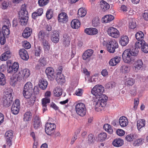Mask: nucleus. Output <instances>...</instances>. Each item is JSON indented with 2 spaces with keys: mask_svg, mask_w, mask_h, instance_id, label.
<instances>
[{
  "mask_svg": "<svg viewBox=\"0 0 148 148\" xmlns=\"http://www.w3.org/2000/svg\"><path fill=\"white\" fill-rule=\"evenodd\" d=\"M143 65L142 61L141 60H138L134 63L133 69L135 71H137L142 67Z\"/></svg>",
  "mask_w": 148,
  "mask_h": 148,
  "instance_id": "19",
  "label": "nucleus"
},
{
  "mask_svg": "<svg viewBox=\"0 0 148 148\" xmlns=\"http://www.w3.org/2000/svg\"><path fill=\"white\" fill-rule=\"evenodd\" d=\"M47 61L46 58L44 57H41L39 59L38 63L36 66V69H39L45 66L47 64Z\"/></svg>",
  "mask_w": 148,
  "mask_h": 148,
  "instance_id": "15",
  "label": "nucleus"
},
{
  "mask_svg": "<svg viewBox=\"0 0 148 148\" xmlns=\"http://www.w3.org/2000/svg\"><path fill=\"white\" fill-rule=\"evenodd\" d=\"M33 125L35 129H37L40 126V120L39 117L37 115H35L33 119Z\"/></svg>",
  "mask_w": 148,
  "mask_h": 148,
  "instance_id": "21",
  "label": "nucleus"
},
{
  "mask_svg": "<svg viewBox=\"0 0 148 148\" xmlns=\"http://www.w3.org/2000/svg\"><path fill=\"white\" fill-rule=\"evenodd\" d=\"M11 55L10 51H8L1 55L0 59L1 61H6L10 58Z\"/></svg>",
  "mask_w": 148,
  "mask_h": 148,
  "instance_id": "31",
  "label": "nucleus"
},
{
  "mask_svg": "<svg viewBox=\"0 0 148 148\" xmlns=\"http://www.w3.org/2000/svg\"><path fill=\"white\" fill-rule=\"evenodd\" d=\"M144 35L142 32L139 31L136 34L135 37L138 40H140L142 39L143 38Z\"/></svg>",
  "mask_w": 148,
  "mask_h": 148,
  "instance_id": "52",
  "label": "nucleus"
},
{
  "mask_svg": "<svg viewBox=\"0 0 148 148\" xmlns=\"http://www.w3.org/2000/svg\"><path fill=\"white\" fill-rule=\"evenodd\" d=\"M145 120L144 119H140L137 121V126L139 130L140 131V130L145 126Z\"/></svg>",
  "mask_w": 148,
  "mask_h": 148,
  "instance_id": "35",
  "label": "nucleus"
},
{
  "mask_svg": "<svg viewBox=\"0 0 148 148\" xmlns=\"http://www.w3.org/2000/svg\"><path fill=\"white\" fill-rule=\"evenodd\" d=\"M1 34L2 35L5 36L10 34V30L7 25H4L2 27Z\"/></svg>",
  "mask_w": 148,
  "mask_h": 148,
  "instance_id": "41",
  "label": "nucleus"
},
{
  "mask_svg": "<svg viewBox=\"0 0 148 148\" xmlns=\"http://www.w3.org/2000/svg\"><path fill=\"white\" fill-rule=\"evenodd\" d=\"M138 137L137 134L135 133H132L127 135L125 138L126 140L129 142H132L134 140Z\"/></svg>",
  "mask_w": 148,
  "mask_h": 148,
  "instance_id": "26",
  "label": "nucleus"
},
{
  "mask_svg": "<svg viewBox=\"0 0 148 148\" xmlns=\"http://www.w3.org/2000/svg\"><path fill=\"white\" fill-rule=\"evenodd\" d=\"M80 23L79 21L77 19L73 20L71 22V26L74 29H78L80 27Z\"/></svg>",
  "mask_w": 148,
  "mask_h": 148,
  "instance_id": "32",
  "label": "nucleus"
},
{
  "mask_svg": "<svg viewBox=\"0 0 148 148\" xmlns=\"http://www.w3.org/2000/svg\"><path fill=\"white\" fill-rule=\"evenodd\" d=\"M19 17L23 18H29L28 13L26 9V7L25 5H23L22 7L21 10L19 12Z\"/></svg>",
  "mask_w": 148,
  "mask_h": 148,
  "instance_id": "17",
  "label": "nucleus"
},
{
  "mask_svg": "<svg viewBox=\"0 0 148 148\" xmlns=\"http://www.w3.org/2000/svg\"><path fill=\"white\" fill-rule=\"evenodd\" d=\"M99 18L95 17L92 20V25L93 26L96 27L99 25Z\"/></svg>",
  "mask_w": 148,
  "mask_h": 148,
  "instance_id": "46",
  "label": "nucleus"
},
{
  "mask_svg": "<svg viewBox=\"0 0 148 148\" xmlns=\"http://www.w3.org/2000/svg\"><path fill=\"white\" fill-rule=\"evenodd\" d=\"M108 34L112 37L116 38L119 36V32L116 28L111 27H109L108 30Z\"/></svg>",
  "mask_w": 148,
  "mask_h": 148,
  "instance_id": "12",
  "label": "nucleus"
},
{
  "mask_svg": "<svg viewBox=\"0 0 148 148\" xmlns=\"http://www.w3.org/2000/svg\"><path fill=\"white\" fill-rule=\"evenodd\" d=\"M121 71L124 73H127L130 71V69L128 66L127 65H123L121 66L120 68Z\"/></svg>",
  "mask_w": 148,
  "mask_h": 148,
  "instance_id": "47",
  "label": "nucleus"
},
{
  "mask_svg": "<svg viewBox=\"0 0 148 148\" xmlns=\"http://www.w3.org/2000/svg\"><path fill=\"white\" fill-rule=\"evenodd\" d=\"M93 53V51L91 49H88L84 52L82 57L83 60H86L89 59Z\"/></svg>",
  "mask_w": 148,
  "mask_h": 148,
  "instance_id": "20",
  "label": "nucleus"
},
{
  "mask_svg": "<svg viewBox=\"0 0 148 148\" xmlns=\"http://www.w3.org/2000/svg\"><path fill=\"white\" fill-rule=\"evenodd\" d=\"M104 91V87L101 85H97L91 90L92 93L98 99L94 101V104L96 108L101 106H105L108 99V97L103 94Z\"/></svg>",
  "mask_w": 148,
  "mask_h": 148,
  "instance_id": "2",
  "label": "nucleus"
},
{
  "mask_svg": "<svg viewBox=\"0 0 148 148\" xmlns=\"http://www.w3.org/2000/svg\"><path fill=\"white\" fill-rule=\"evenodd\" d=\"M100 7L103 12L108 10L110 8L109 4L103 0H102L100 2Z\"/></svg>",
  "mask_w": 148,
  "mask_h": 148,
  "instance_id": "22",
  "label": "nucleus"
},
{
  "mask_svg": "<svg viewBox=\"0 0 148 148\" xmlns=\"http://www.w3.org/2000/svg\"><path fill=\"white\" fill-rule=\"evenodd\" d=\"M42 43L43 45V47L45 51H48L50 48V45L48 41L47 40L42 42Z\"/></svg>",
  "mask_w": 148,
  "mask_h": 148,
  "instance_id": "42",
  "label": "nucleus"
},
{
  "mask_svg": "<svg viewBox=\"0 0 148 148\" xmlns=\"http://www.w3.org/2000/svg\"><path fill=\"white\" fill-rule=\"evenodd\" d=\"M32 33V29L29 27H26L24 30L22 34V36L25 38H29Z\"/></svg>",
  "mask_w": 148,
  "mask_h": 148,
  "instance_id": "23",
  "label": "nucleus"
},
{
  "mask_svg": "<svg viewBox=\"0 0 148 148\" xmlns=\"http://www.w3.org/2000/svg\"><path fill=\"white\" fill-rule=\"evenodd\" d=\"M117 134L119 136H122L125 134V131L122 129H118L116 131Z\"/></svg>",
  "mask_w": 148,
  "mask_h": 148,
  "instance_id": "63",
  "label": "nucleus"
},
{
  "mask_svg": "<svg viewBox=\"0 0 148 148\" xmlns=\"http://www.w3.org/2000/svg\"><path fill=\"white\" fill-rule=\"evenodd\" d=\"M103 44L106 46L107 51L110 53H114L116 49L119 47L117 41L114 39H111L107 42L104 41Z\"/></svg>",
  "mask_w": 148,
  "mask_h": 148,
  "instance_id": "3",
  "label": "nucleus"
},
{
  "mask_svg": "<svg viewBox=\"0 0 148 148\" xmlns=\"http://www.w3.org/2000/svg\"><path fill=\"white\" fill-rule=\"evenodd\" d=\"M23 46L24 48L27 49H29L31 47V45L30 43L27 41H24Z\"/></svg>",
  "mask_w": 148,
  "mask_h": 148,
  "instance_id": "64",
  "label": "nucleus"
},
{
  "mask_svg": "<svg viewBox=\"0 0 148 148\" xmlns=\"http://www.w3.org/2000/svg\"><path fill=\"white\" fill-rule=\"evenodd\" d=\"M20 108V103L18 99H16L14 102L11 108L12 113L14 114H17Z\"/></svg>",
  "mask_w": 148,
  "mask_h": 148,
  "instance_id": "9",
  "label": "nucleus"
},
{
  "mask_svg": "<svg viewBox=\"0 0 148 148\" xmlns=\"http://www.w3.org/2000/svg\"><path fill=\"white\" fill-rule=\"evenodd\" d=\"M29 18H22L19 17V20L20 24L22 25H27Z\"/></svg>",
  "mask_w": 148,
  "mask_h": 148,
  "instance_id": "44",
  "label": "nucleus"
},
{
  "mask_svg": "<svg viewBox=\"0 0 148 148\" xmlns=\"http://www.w3.org/2000/svg\"><path fill=\"white\" fill-rule=\"evenodd\" d=\"M32 113L30 111L26 112L24 115L23 120L24 121H28L31 118Z\"/></svg>",
  "mask_w": 148,
  "mask_h": 148,
  "instance_id": "43",
  "label": "nucleus"
},
{
  "mask_svg": "<svg viewBox=\"0 0 148 148\" xmlns=\"http://www.w3.org/2000/svg\"><path fill=\"white\" fill-rule=\"evenodd\" d=\"M121 58L116 56L111 59L109 62V65L111 66H115L120 62Z\"/></svg>",
  "mask_w": 148,
  "mask_h": 148,
  "instance_id": "28",
  "label": "nucleus"
},
{
  "mask_svg": "<svg viewBox=\"0 0 148 148\" xmlns=\"http://www.w3.org/2000/svg\"><path fill=\"white\" fill-rule=\"evenodd\" d=\"M120 125L122 127H125L128 124V121L127 119L124 116L121 117L119 120Z\"/></svg>",
  "mask_w": 148,
  "mask_h": 148,
  "instance_id": "24",
  "label": "nucleus"
},
{
  "mask_svg": "<svg viewBox=\"0 0 148 148\" xmlns=\"http://www.w3.org/2000/svg\"><path fill=\"white\" fill-rule=\"evenodd\" d=\"M13 99L12 93L8 92H6L3 98L4 106L5 107H8L10 106L12 103Z\"/></svg>",
  "mask_w": 148,
  "mask_h": 148,
  "instance_id": "4",
  "label": "nucleus"
},
{
  "mask_svg": "<svg viewBox=\"0 0 148 148\" xmlns=\"http://www.w3.org/2000/svg\"><path fill=\"white\" fill-rule=\"evenodd\" d=\"M19 54L20 57L23 60H27L29 58V56L27 51L24 49H22L19 50Z\"/></svg>",
  "mask_w": 148,
  "mask_h": 148,
  "instance_id": "18",
  "label": "nucleus"
},
{
  "mask_svg": "<svg viewBox=\"0 0 148 148\" xmlns=\"http://www.w3.org/2000/svg\"><path fill=\"white\" fill-rule=\"evenodd\" d=\"M116 85V83L114 82H111L106 84V87L108 88H112L114 87Z\"/></svg>",
  "mask_w": 148,
  "mask_h": 148,
  "instance_id": "56",
  "label": "nucleus"
},
{
  "mask_svg": "<svg viewBox=\"0 0 148 148\" xmlns=\"http://www.w3.org/2000/svg\"><path fill=\"white\" fill-rule=\"evenodd\" d=\"M56 79L58 82L64 83L65 82L64 77L62 74L57 75Z\"/></svg>",
  "mask_w": 148,
  "mask_h": 148,
  "instance_id": "53",
  "label": "nucleus"
},
{
  "mask_svg": "<svg viewBox=\"0 0 148 148\" xmlns=\"http://www.w3.org/2000/svg\"><path fill=\"white\" fill-rule=\"evenodd\" d=\"M75 110L77 114L81 116H84L86 114V109L85 105L82 103H77L75 107Z\"/></svg>",
  "mask_w": 148,
  "mask_h": 148,
  "instance_id": "5",
  "label": "nucleus"
},
{
  "mask_svg": "<svg viewBox=\"0 0 148 148\" xmlns=\"http://www.w3.org/2000/svg\"><path fill=\"white\" fill-rule=\"evenodd\" d=\"M20 72L22 73V77H23L24 79L27 78L30 74V71L27 69H24Z\"/></svg>",
  "mask_w": 148,
  "mask_h": 148,
  "instance_id": "34",
  "label": "nucleus"
},
{
  "mask_svg": "<svg viewBox=\"0 0 148 148\" xmlns=\"http://www.w3.org/2000/svg\"><path fill=\"white\" fill-rule=\"evenodd\" d=\"M23 89L33 92V86L32 83L30 82H27L24 87Z\"/></svg>",
  "mask_w": 148,
  "mask_h": 148,
  "instance_id": "38",
  "label": "nucleus"
},
{
  "mask_svg": "<svg viewBox=\"0 0 148 148\" xmlns=\"http://www.w3.org/2000/svg\"><path fill=\"white\" fill-rule=\"evenodd\" d=\"M142 51L145 53H148V44L146 43L144 44L141 49Z\"/></svg>",
  "mask_w": 148,
  "mask_h": 148,
  "instance_id": "62",
  "label": "nucleus"
},
{
  "mask_svg": "<svg viewBox=\"0 0 148 148\" xmlns=\"http://www.w3.org/2000/svg\"><path fill=\"white\" fill-rule=\"evenodd\" d=\"M8 72V73L11 74L15 73L17 71L15 69H14L12 67V66H9L7 69Z\"/></svg>",
  "mask_w": 148,
  "mask_h": 148,
  "instance_id": "59",
  "label": "nucleus"
},
{
  "mask_svg": "<svg viewBox=\"0 0 148 148\" xmlns=\"http://www.w3.org/2000/svg\"><path fill=\"white\" fill-rule=\"evenodd\" d=\"M129 40V38L127 36L123 35L121 36L119 42L122 46H125L128 44Z\"/></svg>",
  "mask_w": 148,
  "mask_h": 148,
  "instance_id": "25",
  "label": "nucleus"
},
{
  "mask_svg": "<svg viewBox=\"0 0 148 148\" xmlns=\"http://www.w3.org/2000/svg\"><path fill=\"white\" fill-rule=\"evenodd\" d=\"M71 38L68 34H65L63 36V43L65 46H68L70 45Z\"/></svg>",
  "mask_w": 148,
  "mask_h": 148,
  "instance_id": "29",
  "label": "nucleus"
},
{
  "mask_svg": "<svg viewBox=\"0 0 148 148\" xmlns=\"http://www.w3.org/2000/svg\"><path fill=\"white\" fill-rule=\"evenodd\" d=\"M108 138H107V134L105 132H101L98 135V140L101 142L103 141Z\"/></svg>",
  "mask_w": 148,
  "mask_h": 148,
  "instance_id": "37",
  "label": "nucleus"
},
{
  "mask_svg": "<svg viewBox=\"0 0 148 148\" xmlns=\"http://www.w3.org/2000/svg\"><path fill=\"white\" fill-rule=\"evenodd\" d=\"M124 144L123 140L121 138L115 139L112 142V145L115 147H119L121 146Z\"/></svg>",
  "mask_w": 148,
  "mask_h": 148,
  "instance_id": "27",
  "label": "nucleus"
},
{
  "mask_svg": "<svg viewBox=\"0 0 148 148\" xmlns=\"http://www.w3.org/2000/svg\"><path fill=\"white\" fill-rule=\"evenodd\" d=\"M33 92L30 91H27L23 89V95L25 98L29 99L28 103L30 105H32L34 103L36 98L34 96L32 97V95Z\"/></svg>",
  "mask_w": 148,
  "mask_h": 148,
  "instance_id": "6",
  "label": "nucleus"
},
{
  "mask_svg": "<svg viewBox=\"0 0 148 148\" xmlns=\"http://www.w3.org/2000/svg\"><path fill=\"white\" fill-rule=\"evenodd\" d=\"M5 83V79L3 74L0 73V84L4 85Z\"/></svg>",
  "mask_w": 148,
  "mask_h": 148,
  "instance_id": "54",
  "label": "nucleus"
},
{
  "mask_svg": "<svg viewBox=\"0 0 148 148\" xmlns=\"http://www.w3.org/2000/svg\"><path fill=\"white\" fill-rule=\"evenodd\" d=\"M83 92V90L81 88H78L75 92L76 95L78 96H82Z\"/></svg>",
  "mask_w": 148,
  "mask_h": 148,
  "instance_id": "61",
  "label": "nucleus"
},
{
  "mask_svg": "<svg viewBox=\"0 0 148 148\" xmlns=\"http://www.w3.org/2000/svg\"><path fill=\"white\" fill-rule=\"evenodd\" d=\"M42 106H47V104L50 103V99L49 98H45L42 99Z\"/></svg>",
  "mask_w": 148,
  "mask_h": 148,
  "instance_id": "57",
  "label": "nucleus"
},
{
  "mask_svg": "<svg viewBox=\"0 0 148 148\" xmlns=\"http://www.w3.org/2000/svg\"><path fill=\"white\" fill-rule=\"evenodd\" d=\"M136 25L134 20L131 19L129 20V27L130 28L134 29L136 27Z\"/></svg>",
  "mask_w": 148,
  "mask_h": 148,
  "instance_id": "51",
  "label": "nucleus"
},
{
  "mask_svg": "<svg viewBox=\"0 0 148 148\" xmlns=\"http://www.w3.org/2000/svg\"><path fill=\"white\" fill-rule=\"evenodd\" d=\"M104 129L108 133L112 134L113 132V130L111 126L108 124H106L103 126Z\"/></svg>",
  "mask_w": 148,
  "mask_h": 148,
  "instance_id": "39",
  "label": "nucleus"
},
{
  "mask_svg": "<svg viewBox=\"0 0 148 148\" xmlns=\"http://www.w3.org/2000/svg\"><path fill=\"white\" fill-rule=\"evenodd\" d=\"M86 14V11L83 8L79 9L78 11L77 14L79 16L83 17Z\"/></svg>",
  "mask_w": 148,
  "mask_h": 148,
  "instance_id": "48",
  "label": "nucleus"
},
{
  "mask_svg": "<svg viewBox=\"0 0 148 148\" xmlns=\"http://www.w3.org/2000/svg\"><path fill=\"white\" fill-rule=\"evenodd\" d=\"M84 32L88 34L93 35L97 33L98 30L95 28H90L85 29Z\"/></svg>",
  "mask_w": 148,
  "mask_h": 148,
  "instance_id": "30",
  "label": "nucleus"
},
{
  "mask_svg": "<svg viewBox=\"0 0 148 148\" xmlns=\"http://www.w3.org/2000/svg\"><path fill=\"white\" fill-rule=\"evenodd\" d=\"M53 11L51 9L48 10L46 12V16L48 20L50 19L53 16Z\"/></svg>",
  "mask_w": 148,
  "mask_h": 148,
  "instance_id": "50",
  "label": "nucleus"
},
{
  "mask_svg": "<svg viewBox=\"0 0 148 148\" xmlns=\"http://www.w3.org/2000/svg\"><path fill=\"white\" fill-rule=\"evenodd\" d=\"M135 79L133 78H130L127 79L125 84L127 86H129L133 85L135 83Z\"/></svg>",
  "mask_w": 148,
  "mask_h": 148,
  "instance_id": "45",
  "label": "nucleus"
},
{
  "mask_svg": "<svg viewBox=\"0 0 148 148\" xmlns=\"http://www.w3.org/2000/svg\"><path fill=\"white\" fill-rule=\"evenodd\" d=\"M114 19V17L111 15H107L104 16L102 18L103 23H108L110 22Z\"/></svg>",
  "mask_w": 148,
  "mask_h": 148,
  "instance_id": "33",
  "label": "nucleus"
},
{
  "mask_svg": "<svg viewBox=\"0 0 148 148\" xmlns=\"http://www.w3.org/2000/svg\"><path fill=\"white\" fill-rule=\"evenodd\" d=\"M62 90L60 88H56L53 91L54 95L56 97H59L62 94Z\"/></svg>",
  "mask_w": 148,
  "mask_h": 148,
  "instance_id": "40",
  "label": "nucleus"
},
{
  "mask_svg": "<svg viewBox=\"0 0 148 148\" xmlns=\"http://www.w3.org/2000/svg\"><path fill=\"white\" fill-rule=\"evenodd\" d=\"M5 42V36L2 35L1 32L0 31V42L1 45H3Z\"/></svg>",
  "mask_w": 148,
  "mask_h": 148,
  "instance_id": "58",
  "label": "nucleus"
},
{
  "mask_svg": "<svg viewBox=\"0 0 148 148\" xmlns=\"http://www.w3.org/2000/svg\"><path fill=\"white\" fill-rule=\"evenodd\" d=\"M95 141V137L94 135L92 134H89L88 136V143L89 144L93 143Z\"/></svg>",
  "mask_w": 148,
  "mask_h": 148,
  "instance_id": "49",
  "label": "nucleus"
},
{
  "mask_svg": "<svg viewBox=\"0 0 148 148\" xmlns=\"http://www.w3.org/2000/svg\"><path fill=\"white\" fill-rule=\"evenodd\" d=\"M49 32H47L43 30L40 31L38 34V38L41 42L47 40V38H49Z\"/></svg>",
  "mask_w": 148,
  "mask_h": 148,
  "instance_id": "14",
  "label": "nucleus"
},
{
  "mask_svg": "<svg viewBox=\"0 0 148 148\" xmlns=\"http://www.w3.org/2000/svg\"><path fill=\"white\" fill-rule=\"evenodd\" d=\"M56 128V125L53 123H47L45 125V130L46 133L51 135L53 133Z\"/></svg>",
  "mask_w": 148,
  "mask_h": 148,
  "instance_id": "8",
  "label": "nucleus"
},
{
  "mask_svg": "<svg viewBox=\"0 0 148 148\" xmlns=\"http://www.w3.org/2000/svg\"><path fill=\"white\" fill-rule=\"evenodd\" d=\"M58 21L62 23H65L68 21L69 17L67 14L64 12H62L59 14L58 16Z\"/></svg>",
  "mask_w": 148,
  "mask_h": 148,
  "instance_id": "13",
  "label": "nucleus"
},
{
  "mask_svg": "<svg viewBox=\"0 0 148 148\" xmlns=\"http://www.w3.org/2000/svg\"><path fill=\"white\" fill-rule=\"evenodd\" d=\"M45 73L48 78L50 80H53L55 77L54 75V71L53 69L51 67H48L45 70Z\"/></svg>",
  "mask_w": 148,
  "mask_h": 148,
  "instance_id": "16",
  "label": "nucleus"
},
{
  "mask_svg": "<svg viewBox=\"0 0 148 148\" xmlns=\"http://www.w3.org/2000/svg\"><path fill=\"white\" fill-rule=\"evenodd\" d=\"M49 0H38V3L40 6H43L47 5Z\"/></svg>",
  "mask_w": 148,
  "mask_h": 148,
  "instance_id": "55",
  "label": "nucleus"
},
{
  "mask_svg": "<svg viewBox=\"0 0 148 148\" xmlns=\"http://www.w3.org/2000/svg\"><path fill=\"white\" fill-rule=\"evenodd\" d=\"M51 40L53 42L56 43L58 42L60 39L59 33L57 30L51 31L50 34Z\"/></svg>",
  "mask_w": 148,
  "mask_h": 148,
  "instance_id": "11",
  "label": "nucleus"
},
{
  "mask_svg": "<svg viewBox=\"0 0 148 148\" xmlns=\"http://www.w3.org/2000/svg\"><path fill=\"white\" fill-rule=\"evenodd\" d=\"M13 132L11 130L7 131L5 134V137L7 145L9 147L12 145L13 137Z\"/></svg>",
  "mask_w": 148,
  "mask_h": 148,
  "instance_id": "10",
  "label": "nucleus"
},
{
  "mask_svg": "<svg viewBox=\"0 0 148 148\" xmlns=\"http://www.w3.org/2000/svg\"><path fill=\"white\" fill-rule=\"evenodd\" d=\"M48 83L47 81L45 79H42L39 84V86L40 88L42 90H45L47 87Z\"/></svg>",
  "mask_w": 148,
  "mask_h": 148,
  "instance_id": "36",
  "label": "nucleus"
},
{
  "mask_svg": "<svg viewBox=\"0 0 148 148\" xmlns=\"http://www.w3.org/2000/svg\"><path fill=\"white\" fill-rule=\"evenodd\" d=\"M145 43L143 39L138 40L135 44V47L125 50L122 55L124 62L127 63H132L134 62L135 60V57L138 54V49H141Z\"/></svg>",
  "mask_w": 148,
  "mask_h": 148,
  "instance_id": "1",
  "label": "nucleus"
},
{
  "mask_svg": "<svg viewBox=\"0 0 148 148\" xmlns=\"http://www.w3.org/2000/svg\"><path fill=\"white\" fill-rule=\"evenodd\" d=\"M22 79V75L21 72L14 75L10 78V83L12 86H14L17 82Z\"/></svg>",
  "mask_w": 148,
  "mask_h": 148,
  "instance_id": "7",
  "label": "nucleus"
},
{
  "mask_svg": "<svg viewBox=\"0 0 148 148\" xmlns=\"http://www.w3.org/2000/svg\"><path fill=\"white\" fill-rule=\"evenodd\" d=\"M41 51V47L40 46H38L35 51V55L37 56H39L40 54Z\"/></svg>",
  "mask_w": 148,
  "mask_h": 148,
  "instance_id": "60",
  "label": "nucleus"
}]
</instances>
